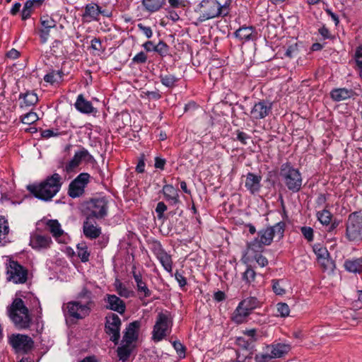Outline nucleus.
<instances>
[{
    "instance_id": "f257e3e1",
    "label": "nucleus",
    "mask_w": 362,
    "mask_h": 362,
    "mask_svg": "<svg viewBox=\"0 0 362 362\" xmlns=\"http://www.w3.org/2000/svg\"><path fill=\"white\" fill-rule=\"evenodd\" d=\"M62 185L61 175L54 173L40 183L28 185L27 189L35 197L48 202L59 192Z\"/></svg>"
},
{
    "instance_id": "f03ea898",
    "label": "nucleus",
    "mask_w": 362,
    "mask_h": 362,
    "mask_svg": "<svg viewBox=\"0 0 362 362\" xmlns=\"http://www.w3.org/2000/svg\"><path fill=\"white\" fill-rule=\"evenodd\" d=\"M8 316L18 329H27L30 327L31 318L28 309L21 298H15L8 309Z\"/></svg>"
},
{
    "instance_id": "7ed1b4c3",
    "label": "nucleus",
    "mask_w": 362,
    "mask_h": 362,
    "mask_svg": "<svg viewBox=\"0 0 362 362\" xmlns=\"http://www.w3.org/2000/svg\"><path fill=\"white\" fill-rule=\"evenodd\" d=\"M279 177L289 191L296 193L300 190L303 182L301 173L291 163L287 162L281 165Z\"/></svg>"
},
{
    "instance_id": "20e7f679",
    "label": "nucleus",
    "mask_w": 362,
    "mask_h": 362,
    "mask_svg": "<svg viewBox=\"0 0 362 362\" xmlns=\"http://www.w3.org/2000/svg\"><path fill=\"white\" fill-rule=\"evenodd\" d=\"M108 200L105 197L92 198L83 204V213L88 219H103L108 214Z\"/></svg>"
},
{
    "instance_id": "39448f33",
    "label": "nucleus",
    "mask_w": 362,
    "mask_h": 362,
    "mask_svg": "<svg viewBox=\"0 0 362 362\" xmlns=\"http://www.w3.org/2000/svg\"><path fill=\"white\" fill-rule=\"evenodd\" d=\"M346 237L352 242L362 240V212L356 211L349 215L346 223Z\"/></svg>"
},
{
    "instance_id": "423d86ee",
    "label": "nucleus",
    "mask_w": 362,
    "mask_h": 362,
    "mask_svg": "<svg viewBox=\"0 0 362 362\" xmlns=\"http://www.w3.org/2000/svg\"><path fill=\"white\" fill-rule=\"evenodd\" d=\"M260 306V302L255 297H248L241 300L235 310L231 320L236 324H242L253 310Z\"/></svg>"
},
{
    "instance_id": "0eeeda50",
    "label": "nucleus",
    "mask_w": 362,
    "mask_h": 362,
    "mask_svg": "<svg viewBox=\"0 0 362 362\" xmlns=\"http://www.w3.org/2000/svg\"><path fill=\"white\" fill-rule=\"evenodd\" d=\"M173 320L168 312L159 313L152 332V339L160 341L164 339L171 329Z\"/></svg>"
},
{
    "instance_id": "6e6552de",
    "label": "nucleus",
    "mask_w": 362,
    "mask_h": 362,
    "mask_svg": "<svg viewBox=\"0 0 362 362\" xmlns=\"http://www.w3.org/2000/svg\"><path fill=\"white\" fill-rule=\"evenodd\" d=\"M220 3L217 0H202L195 10L199 16L197 18L199 23L220 16Z\"/></svg>"
},
{
    "instance_id": "1a4fd4ad",
    "label": "nucleus",
    "mask_w": 362,
    "mask_h": 362,
    "mask_svg": "<svg viewBox=\"0 0 362 362\" xmlns=\"http://www.w3.org/2000/svg\"><path fill=\"white\" fill-rule=\"evenodd\" d=\"M64 315L74 320H82L88 316L92 308L80 300L68 302L63 307Z\"/></svg>"
},
{
    "instance_id": "9d476101",
    "label": "nucleus",
    "mask_w": 362,
    "mask_h": 362,
    "mask_svg": "<svg viewBox=\"0 0 362 362\" xmlns=\"http://www.w3.org/2000/svg\"><path fill=\"white\" fill-rule=\"evenodd\" d=\"M6 269L8 281L14 284H24L27 281L28 270L17 261L10 260Z\"/></svg>"
},
{
    "instance_id": "9b49d317",
    "label": "nucleus",
    "mask_w": 362,
    "mask_h": 362,
    "mask_svg": "<svg viewBox=\"0 0 362 362\" xmlns=\"http://www.w3.org/2000/svg\"><path fill=\"white\" fill-rule=\"evenodd\" d=\"M90 175L87 173H80L72 180L68 189V194L71 198H76L82 196L85 192V187L89 182Z\"/></svg>"
},
{
    "instance_id": "f8f14e48",
    "label": "nucleus",
    "mask_w": 362,
    "mask_h": 362,
    "mask_svg": "<svg viewBox=\"0 0 362 362\" xmlns=\"http://www.w3.org/2000/svg\"><path fill=\"white\" fill-rule=\"evenodd\" d=\"M122 322L119 316L112 313L105 317V330L110 336V340L117 344L120 338Z\"/></svg>"
},
{
    "instance_id": "ddd939ff",
    "label": "nucleus",
    "mask_w": 362,
    "mask_h": 362,
    "mask_svg": "<svg viewBox=\"0 0 362 362\" xmlns=\"http://www.w3.org/2000/svg\"><path fill=\"white\" fill-rule=\"evenodd\" d=\"M82 160L88 163L95 162L93 156L85 148H81L79 151L75 152L72 159L66 164L64 170L67 173L74 172L79 166Z\"/></svg>"
},
{
    "instance_id": "4468645a",
    "label": "nucleus",
    "mask_w": 362,
    "mask_h": 362,
    "mask_svg": "<svg viewBox=\"0 0 362 362\" xmlns=\"http://www.w3.org/2000/svg\"><path fill=\"white\" fill-rule=\"evenodd\" d=\"M273 238L272 230L268 227L259 230L258 237L249 243L247 247L254 252H260L264 245H269L272 243Z\"/></svg>"
},
{
    "instance_id": "2eb2a0df",
    "label": "nucleus",
    "mask_w": 362,
    "mask_h": 362,
    "mask_svg": "<svg viewBox=\"0 0 362 362\" xmlns=\"http://www.w3.org/2000/svg\"><path fill=\"white\" fill-rule=\"evenodd\" d=\"M9 343L16 351L28 352L33 348L34 341L28 335L16 334L9 337Z\"/></svg>"
},
{
    "instance_id": "dca6fc26",
    "label": "nucleus",
    "mask_w": 362,
    "mask_h": 362,
    "mask_svg": "<svg viewBox=\"0 0 362 362\" xmlns=\"http://www.w3.org/2000/svg\"><path fill=\"white\" fill-rule=\"evenodd\" d=\"M272 110V103L262 100L256 103L250 111V118L259 120L267 117Z\"/></svg>"
},
{
    "instance_id": "f3484780",
    "label": "nucleus",
    "mask_w": 362,
    "mask_h": 362,
    "mask_svg": "<svg viewBox=\"0 0 362 362\" xmlns=\"http://www.w3.org/2000/svg\"><path fill=\"white\" fill-rule=\"evenodd\" d=\"M152 251L156 256L163 268L168 272L173 269V261L171 256L163 248L160 242H154L152 245Z\"/></svg>"
},
{
    "instance_id": "a211bd4d",
    "label": "nucleus",
    "mask_w": 362,
    "mask_h": 362,
    "mask_svg": "<svg viewBox=\"0 0 362 362\" xmlns=\"http://www.w3.org/2000/svg\"><path fill=\"white\" fill-rule=\"evenodd\" d=\"M234 36L241 42H255L259 37L257 29L254 26L243 25L234 33Z\"/></svg>"
},
{
    "instance_id": "6ab92c4d",
    "label": "nucleus",
    "mask_w": 362,
    "mask_h": 362,
    "mask_svg": "<svg viewBox=\"0 0 362 362\" xmlns=\"http://www.w3.org/2000/svg\"><path fill=\"white\" fill-rule=\"evenodd\" d=\"M104 301L105 303V307L107 310L117 312L121 315L125 313V303L116 295L106 294L104 298Z\"/></svg>"
},
{
    "instance_id": "aec40b11",
    "label": "nucleus",
    "mask_w": 362,
    "mask_h": 362,
    "mask_svg": "<svg viewBox=\"0 0 362 362\" xmlns=\"http://www.w3.org/2000/svg\"><path fill=\"white\" fill-rule=\"evenodd\" d=\"M52 240L50 236L37 233L32 234L30 239V245L33 249L40 251L50 247Z\"/></svg>"
},
{
    "instance_id": "412c9836",
    "label": "nucleus",
    "mask_w": 362,
    "mask_h": 362,
    "mask_svg": "<svg viewBox=\"0 0 362 362\" xmlns=\"http://www.w3.org/2000/svg\"><path fill=\"white\" fill-rule=\"evenodd\" d=\"M141 327V322L135 320L130 322L126 327L124 332L122 342L131 345L134 341H136L139 336V331Z\"/></svg>"
},
{
    "instance_id": "4be33fe9",
    "label": "nucleus",
    "mask_w": 362,
    "mask_h": 362,
    "mask_svg": "<svg viewBox=\"0 0 362 362\" xmlns=\"http://www.w3.org/2000/svg\"><path fill=\"white\" fill-rule=\"evenodd\" d=\"M132 274L136 284V290L139 295H142V298H148L151 296V291L148 288L146 283L143 280L142 275L140 272L136 271V267L132 266Z\"/></svg>"
},
{
    "instance_id": "5701e85b",
    "label": "nucleus",
    "mask_w": 362,
    "mask_h": 362,
    "mask_svg": "<svg viewBox=\"0 0 362 362\" xmlns=\"http://www.w3.org/2000/svg\"><path fill=\"white\" fill-rule=\"evenodd\" d=\"M267 349L272 353V357L279 358L287 354L291 351V346L289 344L286 343H273L268 345Z\"/></svg>"
},
{
    "instance_id": "b1692460",
    "label": "nucleus",
    "mask_w": 362,
    "mask_h": 362,
    "mask_svg": "<svg viewBox=\"0 0 362 362\" xmlns=\"http://www.w3.org/2000/svg\"><path fill=\"white\" fill-rule=\"evenodd\" d=\"M262 177L252 173H248L246 175L245 187L252 194L258 192L261 188Z\"/></svg>"
},
{
    "instance_id": "393cba45",
    "label": "nucleus",
    "mask_w": 362,
    "mask_h": 362,
    "mask_svg": "<svg viewBox=\"0 0 362 362\" xmlns=\"http://www.w3.org/2000/svg\"><path fill=\"white\" fill-rule=\"evenodd\" d=\"M94 219H88L83 222V231L84 235L90 239H95L101 234V228L95 226Z\"/></svg>"
},
{
    "instance_id": "a878e982",
    "label": "nucleus",
    "mask_w": 362,
    "mask_h": 362,
    "mask_svg": "<svg viewBox=\"0 0 362 362\" xmlns=\"http://www.w3.org/2000/svg\"><path fill=\"white\" fill-rule=\"evenodd\" d=\"M356 95V93L352 89L346 88H334L330 92L331 98L336 102L345 100Z\"/></svg>"
},
{
    "instance_id": "bb28decb",
    "label": "nucleus",
    "mask_w": 362,
    "mask_h": 362,
    "mask_svg": "<svg viewBox=\"0 0 362 362\" xmlns=\"http://www.w3.org/2000/svg\"><path fill=\"white\" fill-rule=\"evenodd\" d=\"M162 192L165 199L170 204H177L180 202L179 189L175 188L173 185H165L163 187Z\"/></svg>"
},
{
    "instance_id": "cd10ccee",
    "label": "nucleus",
    "mask_w": 362,
    "mask_h": 362,
    "mask_svg": "<svg viewBox=\"0 0 362 362\" xmlns=\"http://www.w3.org/2000/svg\"><path fill=\"white\" fill-rule=\"evenodd\" d=\"M317 217L322 225L329 226V231L334 230L338 226V222L336 221L332 222V215L330 211L326 209H323L322 211H318L317 213Z\"/></svg>"
},
{
    "instance_id": "c85d7f7f",
    "label": "nucleus",
    "mask_w": 362,
    "mask_h": 362,
    "mask_svg": "<svg viewBox=\"0 0 362 362\" xmlns=\"http://www.w3.org/2000/svg\"><path fill=\"white\" fill-rule=\"evenodd\" d=\"M19 99H23V101L20 103V108L21 109L33 106L38 101V97L37 94L33 91L21 93L19 95Z\"/></svg>"
},
{
    "instance_id": "c756f323",
    "label": "nucleus",
    "mask_w": 362,
    "mask_h": 362,
    "mask_svg": "<svg viewBox=\"0 0 362 362\" xmlns=\"http://www.w3.org/2000/svg\"><path fill=\"white\" fill-rule=\"evenodd\" d=\"M75 107L79 112L85 114H90L95 112V108L93 107L92 103L85 100L83 95L78 96L75 103Z\"/></svg>"
},
{
    "instance_id": "7c9ffc66",
    "label": "nucleus",
    "mask_w": 362,
    "mask_h": 362,
    "mask_svg": "<svg viewBox=\"0 0 362 362\" xmlns=\"http://www.w3.org/2000/svg\"><path fill=\"white\" fill-rule=\"evenodd\" d=\"M100 16V6L94 3L86 4L85 12L83 14V18H88V21H98Z\"/></svg>"
},
{
    "instance_id": "2f4dec72",
    "label": "nucleus",
    "mask_w": 362,
    "mask_h": 362,
    "mask_svg": "<svg viewBox=\"0 0 362 362\" xmlns=\"http://www.w3.org/2000/svg\"><path fill=\"white\" fill-rule=\"evenodd\" d=\"M346 271L355 274L362 273V257L359 258L346 259L344 264Z\"/></svg>"
},
{
    "instance_id": "473e14b6",
    "label": "nucleus",
    "mask_w": 362,
    "mask_h": 362,
    "mask_svg": "<svg viewBox=\"0 0 362 362\" xmlns=\"http://www.w3.org/2000/svg\"><path fill=\"white\" fill-rule=\"evenodd\" d=\"M165 1L166 0H142L141 3L145 11L154 13L159 11L165 5Z\"/></svg>"
},
{
    "instance_id": "72a5a7b5",
    "label": "nucleus",
    "mask_w": 362,
    "mask_h": 362,
    "mask_svg": "<svg viewBox=\"0 0 362 362\" xmlns=\"http://www.w3.org/2000/svg\"><path fill=\"white\" fill-rule=\"evenodd\" d=\"M77 300H84V305H88V307L93 308L94 306V301L93 300V293L87 287L83 286L81 291L77 294Z\"/></svg>"
},
{
    "instance_id": "f704fd0d",
    "label": "nucleus",
    "mask_w": 362,
    "mask_h": 362,
    "mask_svg": "<svg viewBox=\"0 0 362 362\" xmlns=\"http://www.w3.org/2000/svg\"><path fill=\"white\" fill-rule=\"evenodd\" d=\"M46 226L49 228L53 237L56 238L60 237L64 233V231L62 229L60 223L56 219L48 220L46 222Z\"/></svg>"
},
{
    "instance_id": "c9c22d12",
    "label": "nucleus",
    "mask_w": 362,
    "mask_h": 362,
    "mask_svg": "<svg viewBox=\"0 0 362 362\" xmlns=\"http://www.w3.org/2000/svg\"><path fill=\"white\" fill-rule=\"evenodd\" d=\"M115 291L119 296L124 298H129L133 296L134 292L129 290L119 279H116L114 283Z\"/></svg>"
},
{
    "instance_id": "e433bc0d",
    "label": "nucleus",
    "mask_w": 362,
    "mask_h": 362,
    "mask_svg": "<svg viewBox=\"0 0 362 362\" xmlns=\"http://www.w3.org/2000/svg\"><path fill=\"white\" fill-rule=\"evenodd\" d=\"M64 74L62 71H52L51 72L47 74L44 76V80L47 83H49L51 84H54L55 83H59L62 80Z\"/></svg>"
},
{
    "instance_id": "4c0bfd02",
    "label": "nucleus",
    "mask_w": 362,
    "mask_h": 362,
    "mask_svg": "<svg viewBox=\"0 0 362 362\" xmlns=\"http://www.w3.org/2000/svg\"><path fill=\"white\" fill-rule=\"evenodd\" d=\"M161 83L168 88H173L177 82L178 78L173 74H160L159 76Z\"/></svg>"
},
{
    "instance_id": "58836bf2",
    "label": "nucleus",
    "mask_w": 362,
    "mask_h": 362,
    "mask_svg": "<svg viewBox=\"0 0 362 362\" xmlns=\"http://www.w3.org/2000/svg\"><path fill=\"white\" fill-rule=\"evenodd\" d=\"M286 223L284 221H279L273 226H270L269 228L272 230V235L274 237H277L278 239H281L284 237L285 231Z\"/></svg>"
},
{
    "instance_id": "ea45409f",
    "label": "nucleus",
    "mask_w": 362,
    "mask_h": 362,
    "mask_svg": "<svg viewBox=\"0 0 362 362\" xmlns=\"http://www.w3.org/2000/svg\"><path fill=\"white\" fill-rule=\"evenodd\" d=\"M129 346L130 345H127V344L124 343V345L117 348V356L119 360H122L123 362H125L131 354V349Z\"/></svg>"
},
{
    "instance_id": "a19ab883",
    "label": "nucleus",
    "mask_w": 362,
    "mask_h": 362,
    "mask_svg": "<svg viewBox=\"0 0 362 362\" xmlns=\"http://www.w3.org/2000/svg\"><path fill=\"white\" fill-rule=\"evenodd\" d=\"M38 119L39 117L37 114L33 111H30L21 117V121L25 124H32Z\"/></svg>"
},
{
    "instance_id": "79ce46f5",
    "label": "nucleus",
    "mask_w": 362,
    "mask_h": 362,
    "mask_svg": "<svg viewBox=\"0 0 362 362\" xmlns=\"http://www.w3.org/2000/svg\"><path fill=\"white\" fill-rule=\"evenodd\" d=\"M9 233V226L7 219L4 216H0V240L5 239Z\"/></svg>"
},
{
    "instance_id": "37998d69",
    "label": "nucleus",
    "mask_w": 362,
    "mask_h": 362,
    "mask_svg": "<svg viewBox=\"0 0 362 362\" xmlns=\"http://www.w3.org/2000/svg\"><path fill=\"white\" fill-rule=\"evenodd\" d=\"M317 261L325 270H332L334 268V262L329 258V256L320 257Z\"/></svg>"
},
{
    "instance_id": "c03bdc74",
    "label": "nucleus",
    "mask_w": 362,
    "mask_h": 362,
    "mask_svg": "<svg viewBox=\"0 0 362 362\" xmlns=\"http://www.w3.org/2000/svg\"><path fill=\"white\" fill-rule=\"evenodd\" d=\"M40 23L42 27H46V28H54L57 26V22L50 16L46 15L40 18Z\"/></svg>"
},
{
    "instance_id": "a18cd8bd",
    "label": "nucleus",
    "mask_w": 362,
    "mask_h": 362,
    "mask_svg": "<svg viewBox=\"0 0 362 362\" xmlns=\"http://www.w3.org/2000/svg\"><path fill=\"white\" fill-rule=\"evenodd\" d=\"M277 315L282 317L288 316L290 309L288 305L285 303H279L276 304Z\"/></svg>"
},
{
    "instance_id": "49530a36",
    "label": "nucleus",
    "mask_w": 362,
    "mask_h": 362,
    "mask_svg": "<svg viewBox=\"0 0 362 362\" xmlns=\"http://www.w3.org/2000/svg\"><path fill=\"white\" fill-rule=\"evenodd\" d=\"M168 45L163 41H160L153 47V50L158 52L161 56H165L168 52Z\"/></svg>"
},
{
    "instance_id": "de8ad7c7",
    "label": "nucleus",
    "mask_w": 362,
    "mask_h": 362,
    "mask_svg": "<svg viewBox=\"0 0 362 362\" xmlns=\"http://www.w3.org/2000/svg\"><path fill=\"white\" fill-rule=\"evenodd\" d=\"M256 272L250 267H247V269L243 274V279L247 283H251L255 280Z\"/></svg>"
},
{
    "instance_id": "09e8293b",
    "label": "nucleus",
    "mask_w": 362,
    "mask_h": 362,
    "mask_svg": "<svg viewBox=\"0 0 362 362\" xmlns=\"http://www.w3.org/2000/svg\"><path fill=\"white\" fill-rule=\"evenodd\" d=\"M272 354L270 352L269 353H259L255 355V360L256 362H271V361L274 358L272 357Z\"/></svg>"
},
{
    "instance_id": "8fccbe9b",
    "label": "nucleus",
    "mask_w": 362,
    "mask_h": 362,
    "mask_svg": "<svg viewBox=\"0 0 362 362\" xmlns=\"http://www.w3.org/2000/svg\"><path fill=\"white\" fill-rule=\"evenodd\" d=\"M167 210V206L163 202H160L157 204L156 207V213L158 219L165 218L164 212Z\"/></svg>"
},
{
    "instance_id": "3c124183",
    "label": "nucleus",
    "mask_w": 362,
    "mask_h": 362,
    "mask_svg": "<svg viewBox=\"0 0 362 362\" xmlns=\"http://www.w3.org/2000/svg\"><path fill=\"white\" fill-rule=\"evenodd\" d=\"M64 134V133L59 132L57 129L53 130V129H45L42 130L41 132V136L43 138L49 139L50 137L53 136H58L60 135Z\"/></svg>"
},
{
    "instance_id": "603ef678",
    "label": "nucleus",
    "mask_w": 362,
    "mask_h": 362,
    "mask_svg": "<svg viewBox=\"0 0 362 362\" xmlns=\"http://www.w3.org/2000/svg\"><path fill=\"white\" fill-rule=\"evenodd\" d=\"M173 346L180 357L184 358L185 356V347L180 341H174Z\"/></svg>"
},
{
    "instance_id": "864d4df0",
    "label": "nucleus",
    "mask_w": 362,
    "mask_h": 362,
    "mask_svg": "<svg viewBox=\"0 0 362 362\" xmlns=\"http://www.w3.org/2000/svg\"><path fill=\"white\" fill-rule=\"evenodd\" d=\"M304 238L310 242L313 240V229L310 227L303 226L300 229Z\"/></svg>"
},
{
    "instance_id": "5fc2aeb1",
    "label": "nucleus",
    "mask_w": 362,
    "mask_h": 362,
    "mask_svg": "<svg viewBox=\"0 0 362 362\" xmlns=\"http://www.w3.org/2000/svg\"><path fill=\"white\" fill-rule=\"evenodd\" d=\"M272 289L276 295H283L285 293V289L280 285L279 280H272Z\"/></svg>"
},
{
    "instance_id": "6e6d98bb",
    "label": "nucleus",
    "mask_w": 362,
    "mask_h": 362,
    "mask_svg": "<svg viewBox=\"0 0 362 362\" xmlns=\"http://www.w3.org/2000/svg\"><path fill=\"white\" fill-rule=\"evenodd\" d=\"M250 139V136L240 130L236 131V139L239 141L242 144L246 145L247 144V141Z\"/></svg>"
},
{
    "instance_id": "4d7b16f0",
    "label": "nucleus",
    "mask_w": 362,
    "mask_h": 362,
    "mask_svg": "<svg viewBox=\"0 0 362 362\" xmlns=\"http://www.w3.org/2000/svg\"><path fill=\"white\" fill-rule=\"evenodd\" d=\"M50 30L51 28H46V27H42L40 30V38L42 44L47 42L49 35Z\"/></svg>"
},
{
    "instance_id": "13d9d810",
    "label": "nucleus",
    "mask_w": 362,
    "mask_h": 362,
    "mask_svg": "<svg viewBox=\"0 0 362 362\" xmlns=\"http://www.w3.org/2000/svg\"><path fill=\"white\" fill-rule=\"evenodd\" d=\"M90 253L87 251L86 247H78V257L81 259V262H86L89 259Z\"/></svg>"
},
{
    "instance_id": "bf43d9fd",
    "label": "nucleus",
    "mask_w": 362,
    "mask_h": 362,
    "mask_svg": "<svg viewBox=\"0 0 362 362\" xmlns=\"http://www.w3.org/2000/svg\"><path fill=\"white\" fill-rule=\"evenodd\" d=\"M146 61L147 55L142 51L136 54L132 59V62L136 64H144Z\"/></svg>"
},
{
    "instance_id": "052dcab7",
    "label": "nucleus",
    "mask_w": 362,
    "mask_h": 362,
    "mask_svg": "<svg viewBox=\"0 0 362 362\" xmlns=\"http://www.w3.org/2000/svg\"><path fill=\"white\" fill-rule=\"evenodd\" d=\"M137 27L147 38H151L153 36V31L151 27L146 26L142 23H139Z\"/></svg>"
},
{
    "instance_id": "680f3d73",
    "label": "nucleus",
    "mask_w": 362,
    "mask_h": 362,
    "mask_svg": "<svg viewBox=\"0 0 362 362\" xmlns=\"http://www.w3.org/2000/svg\"><path fill=\"white\" fill-rule=\"evenodd\" d=\"M355 60L360 70H362V45L357 47L356 50Z\"/></svg>"
},
{
    "instance_id": "e2e57ef3",
    "label": "nucleus",
    "mask_w": 362,
    "mask_h": 362,
    "mask_svg": "<svg viewBox=\"0 0 362 362\" xmlns=\"http://www.w3.org/2000/svg\"><path fill=\"white\" fill-rule=\"evenodd\" d=\"M231 0H226L223 4H220V15L222 16H226L229 13V6Z\"/></svg>"
},
{
    "instance_id": "0e129e2a",
    "label": "nucleus",
    "mask_w": 362,
    "mask_h": 362,
    "mask_svg": "<svg viewBox=\"0 0 362 362\" xmlns=\"http://www.w3.org/2000/svg\"><path fill=\"white\" fill-rule=\"evenodd\" d=\"M166 163V160L165 158L160 157L155 158V164L154 166L157 169L164 170L165 165Z\"/></svg>"
},
{
    "instance_id": "69168bd1",
    "label": "nucleus",
    "mask_w": 362,
    "mask_h": 362,
    "mask_svg": "<svg viewBox=\"0 0 362 362\" xmlns=\"http://www.w3.org/2000/svg\"><path fill=\"white\" fill-rule=\"evenodd\" d=\"M145 156L142 154L139 158V163L136 167V171L139 173H142L144 172L145 168Z\"/></svg>"
},
{
    "instance_id": "338daca9",
    "label": "nucleus",
    "mask_w": 362,
    "mask_h": 362,
    "mask_svg": "<svg viewBox=\"0 0 362 362\" xmlns=\"http://www.w3.org/2000/svg\"><path fill=\"white\" fill-rule=\"evenodd\" d=\"M175 276L180 287H184L187 284V279L181 273L176 272Z\"/></svg>"
},
{
    "instance_id": "774afa93",
    "label": "nucleus",
    "mask_w": 362,
    "mask_h": 362,
    "mask_svg": "<svg viewBox=\"0 0 362 362\" xmlns=\"http://www.w3.org/2000/svg\"><path fill=\"white\" fill-rule=\"evenodd\" d=\"M255 260L261 267H264L268 264L267 259L262 255L259 254L255 255Z\"/></svg>"
}]
</instances>
